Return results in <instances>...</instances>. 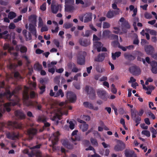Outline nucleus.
Segmentation results:
<instances>
[{
	"instance_id": "f257e3e1",
	"label": "nucleus",
	"mask_w": 157,
	"mask_h": 157,
	"mask_svg": "<svg viewBox=\"0 0 157 157\" xmlns=\"http://www.w3.org/2000/svg\"><path fill=\"white\" fill-rule=\"evenodd\" d=\"M20 89V88L19 87L16 88L12 93H10L9 90H7L5 93L0 94V98L4 97H6L9 100L11 97L13 95H14V96L15 97V99L13 101V102H10L5 104L3 110L2 111L1 109L0 110L2 113H4L5 110L7 112L10 111V107L11 105L14 106L17 104L19 101V99L15 95V94Z\"/></svg>"
},
{
	"instance_id": "f03ea898",
	"label": "nucleus",
	"mask_w": 157,
	"mask_h": 157,
	"mask_svg": "<svg viewBox=\"0 0 157 157\" xmlns=\"http://www.w3.org/2000/svg\"><path fill=\"white\" fill-rule=\"evenodd\" d=\"M67 103L66 101L60 102L59 104L61 108H54L53 106L51 107L50 113L53 115L52 118L53 121H56L57 122L58 120L60 119L61 117L63 115H67V111L65 108V107H67Z\"/></svg>"
},
{
	"instance_id": "7ed1b4c3",
	"label": "nucleus",
	"mask_w": 157,
	"mask_h": 157,
	"mask_svg": "<svg viewBox=\"0 0 157 157\" xmlns=\"http://www.w3.org/2000/svg\"><path fill=\"white\" fill-rule=\"evenodd\" d=\"M29 88L25 86L23 94V102L24 104L26 105L29 106H36L38 109H40L41 108V105L38 102L36 101L33 102L31 101H28L29 97L28 94Z\"/></svg>"
},
{
	"instance_id": "20e7f679",
	"label": "nucleus",
	"mask_w": 157,
	"mask_h": 157,
	"mask_svg": "<svg viewBox=\"0 0 157 157\" xmlns=\"http://www.w3.org/2000/svg\"><path fill=\"white\" fill-rule=\"evenodd\" d=\"M37 16L35 15H32L29 17V21L33 24H30L29 30L34 35L36 38L37 37L36 31V22Z\"/></svg>"
},
{
	"instance_id": "39448f33",
	"label": "nucleus",
	"mask_w": 157,
	"mask_h": 157,
	"mask_svg": "<svg viewBox=\"0 0 157 157\" xmlns=\"http://www.w3.org/2000/svg\"><path fill=\"white\" fill-rule=\"evenodd\" d=\"M59 136V132H57L53 133L49 138V140L52 143V144L50 145V146L52 147L53 151L56 150V147L55 145L56 144L58 141Z\"/></svg>"
},
{
	"instance_id": "423d86ee",
	"label": "nucleus",
	"mask_w": 157,
	"mask_h": 157,
	"mask_svg": "<svg viewBox=\"0 0 157 157\" xmlns=\"http://www.w3.org/2000/svg\"><path fill=\"white\" fill-rule=\"evenodd\" d=\"M40 145H37L30 148L32 149V152L31 154H29V157H33L34 155H35L36 157H42V155L41 152L36 148H39L40 147Z\"/></svg>"
},
{
	"instance_id": "0eeeda50",
	"label": "nucleus",
	"mask_w": 157,
	"mask_h": 157,
	"mask_svg": "<svg viewBox=\"0 0 157 157\" xmlns=\"http://www.w3.org/2000/svg\"><path fill=\"white\" fill-rule=\"evenodd\" d=\"M120 21L122 22L120 28L123 32H127V30L130 28V26L128 22L125 21L124 17L121 18Z\"/></svg>"
},
{
	"instance_id": "6e6552de",
	"label": "nucleus",
	"mask_w": 157,
	"mask_h": 157,
	"mask_svg": "<svg viewBox=\"0 0 157 157\" xmlns=\"http://www.w3.org/2000/svg\"><path fill=\"white\" fill-rule=\"evenodd\" d=\"M117 144L115 146L114 149L116 151H119L123 150L125 147V144L122 141L117 140Z\"/></svg>"
},
{
	"instance_id": "1a4fd4ad",
	"label": "nucleus",
	"mask_w": 157,
	"mask_h": 157,
	"mask_svg": "<svg viewBox=\"0 0 157 157\" xmlns=\"http://www.w3.org/2000/svg\"><path fill=\"white\" fill-rule=\"evenodd\" d=\"M86 54L85 52H81L78 56V63L81 65H83L85 63V58L84 56Z\"/></svg>"
},
{
	"instance_id": "9d476101",
	"label": "nucleus",
	"mask_w": 157,
	"mask_h": 157,
	"mask_svg": "<svg viewBox=\"0 0 157 157\" xmlns=\"http://www.w3.org/2000/svg\"><path fill=\"white\" fill-rule=\"evenodd\" d=\"M67 97L68 101L71 102H74L76 99L75 94L71 92H69L67 93Z\"/></svg>"
},
{
	"instance_id": "9b49d317",
	"label": "nucleus",
	"mask_w": 157,
	"mask_h": 157,
	"mask_svg": "<svg viewBox=\"0 0 157 157\" xmlns=\"http://www.w3.org/2000/svg\"><path fill=\"white\" fill-rule=\"evenodd\" d=\"M130 71L133 75H138L140 74L141 71L140 68L136 66H133L129 68Z\"/></svg>"
},
{
	"instance_id": "f8f14e48",
	"label": "nucleus",
	"mask_w": 157,
	"mask_h": 157,
	"mask_svg": "<svg viewBox=\"0 0 157 157\" xmlns=\"http://www.w3.org/2000/svg\"><path fill=\"white\" fill-rule=\"evenodd\" d=\"M85 90L88 94H89L90 97L91 99H93L95 98V95L94 90L93 88L88 86H86Z\"/></svg>"
},
{
	"instance_id": "ddd939ff",
	"label": "nucleus",
	"mask_w": 157,
	"mask_h": 157,
	"mask_svg": "<svg viewBox=\"0 0 157 157\" xmlns=\"http://www.w3.org/2000/svg\"><path fill=\"white\" fill-rule=\"evenodd\" d=\"M98 95L105 101L107 99V95L106 92L104 90L101 89H98L97 91Z\"/></svg>"
},
{
	"instance_id": "4468645a",
	"label": "nucleus",
	"mask_w": 157,
	"mask_h": 157,
	"mask_svg": "<svg viewBox=\"0 0 157 157\" xmlns=\"http://www.w3.org/2000/svg\"><path fill=\"white\" fill-rule=\"evenodd\" d=\"M51 8L52 12L54 13H56L58 10H61V6L59 5H55L52 4Z\"/></svg>"
},
{
	"instance_id": "2eb2a0df",
	"label": "nucleus",
	"mask_w": 157,
	"mask_h": 157,
	"mask_svg": "<svg viewBox=\"0 0 157 157\" xmlns=\"http://www.w3.org/2000/svg\"><path fill=\"white\" fill-rule=\"evenodd\" d=\"M47 120L46 117L42 115L39 116L37 119L38 122H43L44 123V125L46 127H48L50 125V124L48 122H46V121Z\"/></svg>"
},
{
	"instance_id": "dca6fc26",
	"label": "nucleus",
	"mask_w": 157,
	"mask_h": 157,
	"mask_svg": "<svg viewBox=\"0 0 157 157\" xmlns=\"http://www.w3.org/2000/svg\"><path fill=\"white\" fill-rule=\"evenodd\" d=\"M83 105L86 107L94 110H97L98 109V106H94L92 104L88 102H84L83 103Z\"/></svg>"
},
{
	"instance_id": "f3484780",
	"label": "nucleus",
	"mask_w": 157,
	"mask_h": 157,
	"mask_svg": "<svg viewBox=\"0 0 157 157\" xmlns=\"http://www.w3.org/2000/svg\"><path fill=\"white\" fill-rule=\"evenodd\" d=\"M8 125L9 126H12L16 128H20L21 127L22 124L21 123H18L16 122H9Z\"/></svg>"
},
{
	"instance_id": "a211bd4d",
	"label": "nucleus",
	"mask_w": 157,
	"mask_h": 157,
	"mask_svg": "<svg viewBox=\"0 0 157 157\" xmlns=\"http://www.w3.org/2000/svg\"><path fill=\"white\" fill-rule=\"evenodd\" d=\"M105 53H102L99 54L97 57L94 60L99 62H102L105 59Z\"/></svg>"
},
{
	"instance_id": "6ab92c4d",
	"label": "nucleus",
	"mask_w": 157,
	"mask_h": 157,
	"mask_svg": "<svg viewBox=\"0 0 157 157\" xmlns=\"http://www.w3.org/2000/svg\"><path fill=\"white\" fill-rule=\"evenodd\" d=\"M92 14L89 13L85 14L83 16L84 22H87L90 21L92 19Z\"/></svg>"
},
{
	"instance_id": "aec40b11",
	"label": "nucleus",
	"mask_w": 157,
	"mask_h": 157,
	"mask_svg": "<svg viewBox=\"0 0 157 157\" xmlns=\"http://www.w3.org/2000/svg\"><path fill=\"white\" fill-rule=\"evenodd\" d=\"M94 47L96 48L98 52L101 51V48L103 45L101 42L98 41H94Z\"/></svg>"
},
{
	"instance_id": "412c9836",
	"label": "nucleus",
	"mask_w": 157,
	"mask_h": 157,
	"mask_svg": "<svg viewBox=\"0 0 157 157\" xmlns=\"http://www.w3.org/2000/svg\"><path fill=\"white\" fill-rule=\"evenodd\" d=\"M16 116L18 118L20 119H23L25 118V115L20 110L17 111L15 112Z\"/></svg>"
},
{
	"instance_id": "4be33fe9",
	"label": "nucleus",
	"mask_w": 157,
	"mask_h": 157,
	"mask_svg": "<svg viewBox=\"0 0 157 157\" xmlns=\"http://www.w3.org/2000/svg\"><path fill=\"white\" fill-rule=\"evenodd\" d=\"M37 132V131L35 129H30L28 130L27 133L29 136L30 139L32 138V136L35 135Z\"/></svg>"
},
{
	"instance_id": "5701e85b",
	"label": "nucleus",
	"mask_w": 157,
	"mask_h": 157,
	"mask_svg": "<svg viewBox=\"0 0 157 157\" xmlns=\"http://www.w3.org/2000/svg\"><path fill=\"white\" fill-rule=\"evenodd\" d=\"M79 43L81 45L83 46H87L89 45L90 42L89 40H87L80 39L79 40Z\"/></svg>"
},
{
	"instance_id": "b1692460",
	"label": "nucleus",
	"mask_w": 157,
	"mask_h": 157,
	"mask_svg": "<svg viewBox=\"0 0 157 157\" xmlns=\"http://www.w3.org/2000/svg\"><path fill=\"white\" fill-rule=\"evenodd\" d=\"M145 49L146 53L148 54H150L153 51L154 48L152 46L150 45L146 46Z\"/></svg>"
},
{
	"instance_id": "393cba45",
	"label": "nucleus",
	"mask_w": 157,
	"mask_h": 157,
	"mask_svg": "<svg viewBox=\"0 0 157 157\" xmlns=\"http://www.w3.org/2000/svg\"><path fill=\"white\" fill-rule=\"evenodd\" d=\"M121 26H120L119 28L117 27H114L113 29L114 30L113 31V32L116 34H121L123 33H125L126 32H123V31L122 30V29L120 28Z\"/></svg>"
},
{
	"instance_id": "a878e982",
	"label": "nucleus",
	"mask_w": 157,
	"mask_h": 157,
	"mask_svg": "<svg viewBox=\"0 0 157 157\" xmlns=\"http://www.w3.org/2000/svg\"><path fill=\"white\" fill-rule=\"evenodd\" d=\"M75 10L73 6L66 5L65 6V10L67 12H72Z\"/></svg>"
},
{
	"instance_id": "bb28decb",
	"label": "nucleus",
	"mask_w": 157,
	"mask_h": 157,
	"mask_svg": "<svg viewBox=\"0 0 157 157\" xmlns=\"http://www.w3.org/2000/svg\"><path fill=\"white\" fill-rule=\"evenodd\" d=\"M80 129L83 131L85 132L87 130L88 128V125L85 123L84 124H81L79 126Z\"/></svg>"
},
{
	"instance_id": "cd10ccee",
	"label": "nucleus",
	"mask_w": 157,
	"mask_h": 157,
	"mask_svg": "<svg viewBox=\"0 0 157 157\" xmlns=\"http://www.w3.org/2000/svg\"><path fill=\"white\" fill-rule=\"evenodd\" d=\"M62 143L63 145L65 147L68 149H71L72 146L71 145L69 144L68 142L65 140H63L62 141Z\"/></svg>"
},
{
	"instance_id": "c85d7f7f",
	"label": "nucleus",
	"mask_w": 157,
	"mask_h": 157,
	"mask_svg": "<svg viewBox=\"0 0 157 157\" xmlns=\"http://www.w3.org/2000/svg\"><path fill=\"white\" fill-rule=\"evenodd\" d=\"M10 134H8L7 135V137L10 139H14L15 138H17L19 136V134H16L14 133H13L11 136H10Z\"/></svg>"
},
{
	"instance_id": "c756f323",
	"label": "nucleus",
	"mask_w": 157,
	"mask_h": 157,
	"mask_svg": "<svg viewBox=\"0 0 157 157\" xmlns=\"http://www.w3.org/2000/svg\"><path fill=\"white\" fill-rule=\"evenodd\" d=\"M16 16V13L12 11L10 12L8 15V18L10 19H12L14 18Z\"/></svg>"
},
{
	"instance_id": "7c9ffc66",
	"label": "nucleus",
	"mask_w": 157,
	"mask_h": 157,
	"mask_svg": "<svg viewBox=\"0 0 157 157\" xmlns=\"http://www.w3.org/2000/svg\"><path fill=\"white\" fill-rule=\"evenodd\" d=\"M121 52H116L114 53H112V57L113 59L115 60L116 59V57H118L120 56Z\"/></svg>"
},
{
	"instance_id": "2f4dec72",
	"label": "nucleus",
	"mask_w": 157,
	"mask_h": 157,
	"mask_svg": "<svg viewBox=\"0 0 157 157\" xmlns=\"http://www.w3.org/2000/svg\"><path fill=\"white\" fill-rule=\"evenodd\" d=\"M110 33V32L108 30H106L103 32L102 37L104 38L108 37Z\"/></svg>"
},
{
	"instance_id": "473e14b6",
	"label": "nucleus",
	"mask_w": 157,
	"mask_h": 157,
	"mask_svg": "<svg viewBox=\"0 0 157 157\" xmlns=\"http://www.w3.org/2000/svg\"><path fill=\"white\" fill-rule=\"evenodd\" d=\"M145 30L148 33H149L151 35L156 36L157 35V32L155 30H151L148 29H146Z\"/></svg>"
},
{
	"instance_id": "72a5a7b5",
	"label": "nucleus",
	"mask_w": 157,
	"mask_h": 157,
	"mask_svg": "<svg viewBox=\"0 0 157 157\" xmlns=\"http://www.w3.org/2000/svg\"><path fill=\"white\" fill-rule=\"evenodd\" d=\"M114 16V13L113 11L110 10L107 14L106 17L109 18H112Z\"/></svg>"
},
{
	"instance_id": "f704fd0d",
	"label": "nucleus",
	"mask_w": 157,
	"mask_h": 157,
	"mask_svg": "<svg viewBox=\"0 0 157 157\" xmlns=\"http://www.w3.org/2000/svg\"><path fill=\"white\" fill-rule=\"evenodd\" d=\"M3 48L5 50L8 49V51L9 52H10V51L13 49V47L10 46L8 44H5L3 47Z\"/></svg>"
},
{
	"instance_id": "c9c22d12",
	"label": "nucleus",
	"mask_w": 157,
	"mask_h": 157,
	"mask_svg": "<svg viewBox=\"0 0 157 157\" xmlns=\"http://www.w3.org/2000/svg\"><path fill=\"white\" fill-rule=\"evenodd\" d=\"M125 156L126 157H137L136 155L133 152L126 153Z\"/></svg>"
},
{
	"instance_id": "e433bc0d",
	"label": "nucleus",
	"mask_w": 157,
	"mask_h": 157,
	"mask_svg": "<svg viewBox=\"0 0 157 157\" xmlns=\"http://www.w3.org/2000/svg\"><path fill=\"white\" fill-rule=\"evenodd\" d=\"M60 95L61 96V97H63L64 96L63 93L61 89H59L55 94V97H57Z\"/></svg>"
},
{
	"instance_id": "4c0bfd02",
	"label": "nucleus",
	"mask_w": 157,
	"mask_h": 157,
	"mask_svg": "<svg viewBox=\"0 0 157 157\" xmlns=\"http://www.w3.org/2000/svg\"><path fill=\"white\" fill-rule=\"evenodd\" d=\"M155 88L152 85H150L147 86V90L146 92L147 94H151V91Z\"/></svg>"
},
{
	"instance_id": "58836bf2",
	"label": "nucleus",
	"mask_w": 157,
	"mask_h": 157,
	"mask_svg": "<svg viewBox=\"0 0 157 157\" xmlns=\"http://www.w3.org/2000/svg\"><path fill=\"white\" fill-rule=\"evenodd\" d=\"M35 69L38 71L41 70L42 69V67L41 64L37 63L34 66Z\"/></svg>"
},
{
	"instance_id": "ea45409f",
	"label": "nucleus",
	"mask_w": 157,
	"mask_h": 157,
	"mask_svg": "<svg viewBox=\"0 0 157 157\" xmlns=\"http://www.w3.org/2000/svg\"><path fill=\"white\" fill-rule=\"evenodd\" d=\"M141 134L147 137H149L150 136V132L149 131L147 130L142 131L141 132Z\"/></svg>"
},
{
	"instance_id": "a19ab883",
	"label": "nucleus",
	"mask_w": 157,
	"mask_h": 157,
	"mask_svg": "<svg viewBox=\"0 0 157 157\" xmlns=\"http://www.w3.org/2000/svg\"><path fill=\"white\" fill-rule=\"evenodd\" d=\"M90 140L92 145L96 146H98V143L96 139L91 138H90Z\"/></svg>"
},
{
	"instance_id": "79ce46f5",
	"label": "nucleus",
	"mask_w": 157,
	"mask_h": 157,
	"mask_svg": "<svg viewBox=\"0 0 157 157\" xmlns=\"http://www.w3.org/2000/svg\"><path fill=\"white\" fill-rule=\"evenodd\" d=\"M96 70L98 72L101 73L104 71L105 70L103 68H102L100 66L98 65L96 67Z\"/></svg>"
},
{
	"instance_id": "37998d69",
	"label": "nucleus",
	"mask_w": 157,
	"mask_h": 157,
	"mask_svg": "<svg viewBox=\"0 0 157 157\" xmlns=\"http://www.w3.org/2000/svg\"><path fill=\"white\" fill-rule=\"evenodd\" d=\"M138 21H139V19L138 18H134L133 26H134V29L136 30H137V28L136 27V23L137 22H138Z\"/></svg>"
},
{
	"instance_id": "c03bdc74",
	"label": "nucleus",
	"mask_w": 157,
	"mask_h": 157,
	"mask_svg": "<svg viewBox=\"0 0 157 157\" xmlns=\"http://www.w3.org/2000/svg\"><path fill=\"white\" fill-rule=\"evenodd\" d=\"M73 25L71 23H65L63 25V27L66 29H69Z\"/></svg>"
},
{
	"instance_id": "a18cd8bd",
	"label": "nucleus",
	"mask_w": 157,
	"mask_h": 157,
	"mask_svg": "<svg viewBox=\"0 0 157 157\" xmlns=\"http://www.w3.org/2000/svg\"><path fill=\"white\" fill-rule=\"evenodd\" d=\"M81 139L82 137L81 135L78 134L75 137V138H74V140H72L74 141H79L81 140Z\"/></svg>"
},
{
	"instance_id": "49530a36",
	"label": "nucleus",
	"mask_w": 157,
	"mask_h": 157,
	"mask_svg": "<svg viewBox=\"0 0 157 157\" xmlns=\"http://www.w3.org/2000/svg\"><path fill=\"white\" fill-rule=\"evenodd\" d=\"M110 26V24L107 22H104L103 23V28L104 29L108 28Z\"/></svg>"
},
{
	"instance_id": "de8ad7c7",
	"label": "nucleus",
	"mask_w": 157,
	"mask_h": 157,
	"mask_svg": "<svg viewBox=\"0 0 157 157\" xmlns=\"http://www.w3.org/2000/svg\"><path fill=\"white\" fill-rule=\"evenodd\" d=\"M25 36L26 41L30 40L32 39L31 35L29 32L27 35H25Z\"/></svg>"
},
{
	"instance_id": "09e8293b",
	"label": "nucleus",
	"mask_w": 157,
	"mask_h": 157,
	"mask_svg": "<svg viewBox=\"0 0 157 157\" xmlns=\"http://www.w3.org/2000/svg\"><path fill=\"white\" fill-rule=\"evenodd\" d=\"M38 20V27H40L43 26L44 23L41 17H39Z\"/></svg>"
},
{
	"instance_id": "8fccbe9b",
	"label": "nucleus",
	"mask_w": 157,
	"mask_h": 157,
	"mask_svg": "<svg viewBox=\"0 0 157 157\" xmlns=\"http://www.w3.org/2000/svg\"><path fill=\"white\" fill-rule=\"evenodd\" d=\"M57 62L56 61H53L50 63H48V68H51L52 67L53 65H56L57 64Z\"/></svg>"
},
{
	"instance_id": "3c124183",
	"label": "nucleus",
	"mask_w": 157,
	"mask_h": 157,
	"mask_svg": "<svg viewBox=\"0 0 157 157\" xmlns=\"http://www.w3.org/2000/svg\"><path fill=\"white\" fill-rule=\"evenodd\" d=\"M78 132V130H75L72 132L71 134V140H74V138H75V137L77 135V133Z\"/></svg>"
},
{
	"instance_id": "603ef678",
	"label": "nucleus",
	"mask_w": 157,
	"mask_h": 157,
	"mask_svg": "<svg viewBox=\"0 0 157 157\" xmlns=\"http://www.w3.org/2000/svg\"><path fill=\"white\" fill-rule=\"evenodd\" d=\"M90 34V30H87L86 31L85 34L83 33L82 34V36H84L88 37Z\"/></svg>"
},
{
	"instance_id": "864d4df0",
	"label": "nucleus",
	"mask_w": 157,
	"mask_h": 157,
	"mask_svg": "<svg viewBox=\"0 0 157 157\" xmlns=\"http://www.w3.org/2000/svg\"><path fill=\"white\" fill-rule=\"evenodd\" d=\"M38 94H36L33 91H31L30 94V97L31 98H34L36 96H37Z\"/></svg>"
},
{
	"instance_id": "5fc2aeb1",
	"label": "nucleus",
	"mask_w": 157,
	"mask_h": 157,
	"mask_svg": "<svg viewBox=\"0 0 157 157\" xmlns=\"http://www.w3.org/2000/svg\"><path fill=\"white\" fill-rule=\"evenodd\" d=\"M75 66V64L73 63H69L67 64V66L69 69H71Z\"/></svg>"
},
{
	"instance_id": "6e6d98bb",
	"label": "nucleus",
	"mask_w": 157,
	"mask_h": 157,
	"mask_svg": "<svg viewBox=\"0 0 157 157\" xmlns=\"http://www.w3.org/2000/svg\"><path fill=\"white\" fill-rule=\"evenodd\" d=\"M82 118L86 121H89L90 120V116L83 115L81 116Z\"/></svg>"
},
{
	"instance_id": "4d7b16f0",
	"label": "nucleus",
	"mask_w": 157,
	"mask_h": 157,
	"mask_svg": "<svg viewBox=\"0 0 157 157\" xmlns=\"http://www.w3.org/2000/svg\"><path fill=\"white\" fill-rule=\"evenodd\" d=\"M27 48L26 47L22 46L20 48V51L21 52L24 53L25 52H27Z\"/></svg>"
},
{
	"instance_id": "13d9d810",
	"label": "nucleus",
	"mask_w": 157,
	"mask_h": 157,
	"mask_svg": "<svg viewBox=\"0 0 157 157\" xmlns=\"http://www.w3.org/2000/svg\"><path fill=\"white\" fill-rule=\"evenodd\" d=\"M42 26L41 29V32H43L44 31H47L48 30V27L46 25H45Z\"/></svg>"
},
{
	"instance_id": "bf43d9fd",
	"label": "nucleus",
	"mask_w": 157,
	"mask_h": 157,
	"mask_svg": "<svg viewBox=\"0 0 157 157\" xmlns=\"http://www.w3.org/2000/svg\"><path fill=\"white\" fill-rule=\"evenodd\" d=\"M22 17V15H20L17 18H15L14 19L13 21L15 23H17L21 20V18Z\"/></svg>"
},
{
	"instance_id": "052dcab7",
	"label": "nucleus",
	"mask_w": 157,
	"mask_h": 157,
	"mask_svg": "<svg viewBox=\"0 0 157 157\" xmlns=\"http://www.w3.org/2000/svg\"><path fill=\"white\" fill-rule=\"evenodd\" d=\"M124 57L125 58L129 59H135V57L134 56L130 55L125 54Z\"/></svg>"
},
{
	"instance_id": "680f3d73",
	"label": "nucleus",
	"mask_w": 157,
	"mask_h": 157,
	"mask_svg": "<svg viewBox=\"0 0 157 157\" xmlns=\"http://www.w3.org/2000/svg\"><path fill=\"white\" fill-rule=\"evenodd\" d=\"M46 3H44L42 5L40 6V9L42 11H44L46 10Z\"/></svg>"
},
{
	"instance_id": "e2e57ef3",
	"label": "nucleus",
	"mask_w": 157,
	"mask_h": 157,
	"mask_svg": "<svg viewBox=\"0 0 157 157\" xmlns=\"http://www.w3.org/2000/svg\"><path fill=\"white\" fill-rule=\"evenodd\" d=\"M94 154L92 155L91 156L89 155L88 157H101L99 155L96 153L95 150H94Z\"/></svg>"
},
{
	"instance_id": "0e129e2a",
	"label": "nucleus",
	"mask_w": 157,
	"mask_h": 157,
	"mask_svg": "<svg viewBox=\"0 0 157 157\" xmlns=\"http://www.w3.org/2000/svg\"><path fill=\"white\" fill-rule=\"evenodd\" d=\"M30 88L32 87L33 88H31V89H34L36 87V83L35 82H30Z\"/></svg>"
},
{
	"instance_id": "69168bd1",
	"label": "nucleus",
	"mask_w": 157,
	"mask_h": 157,
	"mask_svg": "<svg viewBox=\"0 0 157 157\" xmlns=\"http://www.w3.org/2000/svg\"><path fill=\"white\" fill-rule=\"evenodd\" d=\"M69 127L71 129H73L75 128V124L72 121L69 122Z\"/></svg>"
},
{
	"instance_id": "338daca9",
	"label": "nucleus",
	"mask_w": 157,
	"mask_h": 157,
	"mask_svg": "<svg viewBox=\"0 0 157 157\" xmlns=\"http://www.w3.org/2000/svg\"><path fill=\"white\" fill-rule=\"evenodd\" d=\"M144 16L147 19H151L152 17L150 13H145Z\"/></svg>"
},
{
	"instance_id": "774afa93",
	"label": "nucleus",
	"mask_w": 157,
	"mask_h": 157,
	"mask_svg": "<svg viewBox=\"0 0 157 157\" xmlns=\"http://www.w3.org/2000/svg\"><path fill=\"white\" fill-rule=\"evenodd\" d=\"M151 71L154 74H156L157 73V67H152L151 69Z\"/></svg>"
}]
</instances>
